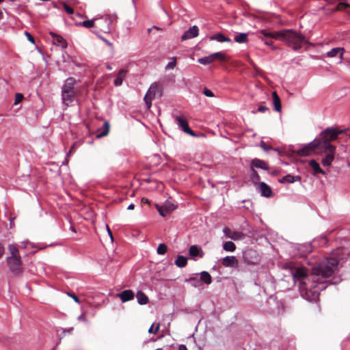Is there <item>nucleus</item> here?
Listing matches in <instances>:
<instances>
[{"label": "nucleus", "mask_w": 350, "mask_h": 350, "mask_svg": "<svg viewBox=\"0 0 350 350\" xmlns=\"http://www.w3.org/2000/svg\"><path fill=\"white\" fill-rule=\"evenodd\" d=\"M338 259L329 257L324 259L312 268V280L313 283L323 284L338 269Z\"/></svg>", "instance_id": "f257e3e1"}, {"label": "nucleus", "mask_w": 350, "mask_h": 350, "mask_svg": "<svg viewBox=\"0 0 350 350\" xmlns=\"http://www.w3.org/2000/svg\"><path fill=\"white\" fill-rule=\"evenodd\" d=\"M280 40L284 42L288 47H291L295 51L301 49L304 43H308L304 35L293 29L281 30Z\"/></svg>", "instance_id": "f03ea898"}, {"label": "nucleus", "mask_w": 350, "mask_h": 350, "mask_svg": "<svg viewBox=\"0 0 350 350\" xmlns=\"http://www.w3.org/2000/svg\"><path fill=\"white\" fill-rule=\"evenodd\" d=\"M345 130L336 129L334 127H327L321 132V141L319 146L323 149H336V146L331 144V142L338 139V135L344 133Z\"/></svg>", "instance_id": "7ed1b4c3"}, {"label": "nucleus", "mask_w": 350, "mask_h": 350, "mask_svg": "<svg viewBox=\"0 0 350 350\" xmlns=\"http://www.w3.org/2000/svg\"><path fill=\"white\" fill-rule=\"evenodd\" d=\"M290 271L295 282L299 283L300 291H307L309 284L307 270L304 267H291Z\"/></svg>", "instance_id": "20e7f679"}, {"label": "nucleus", "mask_w": 350, "mask_h": 350, "mask_svg": "<svg viewBox=\"0 0 350 350\" xmlns=\"http://www.w3.org/2000/svg\"><path fill=\"white\" fill-rule=\"evenodd\" d=\"M76 81L74 78H68L62 90V98L63 103L67 107L73 102L75 97V85Z\"/></svg>", "instance_id": "39448f33"}, {"label": "nucleus", "mask_w": 350, "mask_h": 350, "mask_svg": "<svg viewBox=\"0 0 350 350\" xmlns=\"http://www.w3.org/2000/svg\"><path fill=\"white\" fill-rule=\"evenodd\" d=\"M163 94V86L159 83H154L149 88L148 92L144 97V100L149 109L152 105V100L155 97H161Z\"/></svg>", "instance_id": "423d86ee"}, {"label": "nucleus", "mask_w": 350, "mask_h": 350, "mask_svg": "<svg viewBox=\"0 0 350 350\" xmlns=\"http://www.w3.org/2000/svg\"><path fill=\"white\" fill-rule=\"evenodd\" d=\"M6 261L10 271L14 275H20L23 273V270L21 257H8Z\"/></svg>", "instance_id": "0eeeda50"}, {"label": "nucleus", "mask_w": 350, "mask_h": 350, "mask_svg": "<svg viewBox=\"0 0 350 350\" xmlns=\"http://www.w3.org/2000/svg\"><path fill=\"white\" fill-rule=\"evenodd\" d=\"M243 258L244 262L247 265H257L260 261V255L256 250L252 249H247L243 252Z\"/></svg>", "instance_id": "6e6552de"}, {"label": "nucleus", "mask_w": 350, "mask_h": 350, "mask_svg": "<svg viewBox=\"0 0 350 350\" xmlns=\"http://www.w3.org/2000/svg\"><path fill=\"white\" fill-rule=\"evenodd\" d=\"M215 60L224 61L225 55L221 52H216L208 56L204 57L198 59V62L203 65H208Z\"/></svg>", "instance_id": "1a4fd4ad"}, {"label": "nucleus", "mask_w": 350, "mask_h": 350, "mask_svg": "<svg viewBox=\"0 0 350 350\" xmlns=\"http://www.w3.org/2000/svg\"><path fill=\"white\" fill-rule=\"evenodd\" d=\"M174 119L178 127L181 129L185 133H188L192 136L195 135L193 131L189 127L188 123L184 116H176Z\"/></svg>", "instance_id": "9d476101"}, {"label": "nucleus", "mask_w": 350, "mask_h": 350, "mask_svg": "<svg viewBox=\"0 0 350 350\" xmlns=\"http://www.w3.org/2000/svg\"><path fill=\"white\" fill-rule=\"evenodd\" d=\"M223 232L227 238L231 239L234 241L243 240L245 237V234L241 232L234 231L232 232L229 228L225 227L223 229Z\"/></svg>", "instance_id": "9b49d317"}, {"label": "nucleus", "mask_w": 350, "mask_h": 350, "mask_svg": "<svg viewBox=\"0 0 350 350\" xmlns=\"http://www.w3.org/2000/svg\"><path fill=\"white\" fill-rule=\"evenodd\" d=\"M323 150L325 156L323 158L321 163L323 166L329 167L334 159L336 149H323Z\"/></svg>", "instance_id": "f8f14e48"}, {"label": "nucleus", "mask_w": 350, "mask_h": 350, "mask_svg": "<svg viewBox=\"0 0 350 350\" xmlns=\"http://www.w3.org/2000/svg\"><path fill=\"white\" fill-rule=\"evenodd\" d=\"M222 265L225 267L238 268L239 261L234 256H227L221 260Z\"/></svg>", "instance_id": "ddd939ff"}, {"label": "nucleus", "mask_w": 350, "mask_h": 350, "mask_svg": "<svg viewBox=\"0 0 350 350\" xmlns=\"http://www.w3.org/2000/svg\"><path fill=\"white\" fill-rule=\"evenodd\" d=\"M316 146L314 142H311L308 145L305 146L302 148L295 150V152L297 155L300 157H306L311 154L312 151L314 150Z\"/></svg>", "instance_id": "4468645a"}, {"label": "nucleus", "mask_w": 350, "mask_h": 350, "mask_svg": "<svg viewBox=\"0 0 350 350\" xmlns=\"http://www.w3.org/2000/svg\"><path fill=\"white\" fill-rule=\"evenodd\" d=\"M157 208L159 214L162 217H165L173 211L176 208V206L171 202H167L161 206L157 205Z\"/></svg>", "instance_id": "2eb2a0df"}, {"label": "nucleus", "mask_w": 350, "mask_h": 350, "mask_svg": "<svg viewBox=\"0 0 350 350\" xmlns=\"http://www.w3.org/2000/svg\"><path fill=\"white\" fill-rule=\"evenodd\" d=\"M345 53V49L342 47H336L332 49L331 51L326 53V56L329 58H332L338 56L339 63H341L343 60V55Z\"/></svg>", "instance_id": "dca6fc26"}, {"label": "nucleus", "mask_w": 350, "mask_h": 350, "mask_svg": "<svg viewBox=\"0 0 350 350\" xmlns=\"http://www.w3.org/2000/svg\"><path fill=\"white\" fill-rule=\"evenodd\" d=\"M199 29L196 25H193L186 31L182 36L181 38L183 40L191 39L198 36Z\"/></svg>", "instance_id": "f3484780"}, {"label": "nucleus", "mask_w": 350, "mask_h": 350, "mask_svg": "<svg viewBox=\"0 0 350 350\" xmlns=\"http://www.w3.org/2000/svg\"><path fill=\"white\" fill-rule=\"evenodd\" d=\"M189 254L194 259L196 257H199L201 258L204 255V253L202 248L196 245L190 246L189 250Z\"/></svg>", "instance_id": "a211bd4d"}, {"label": "nucleus", "mask_w": 350, "mask_h": 350, "mask_svg": "<svg viewBox=\"0 0 350 350\" xmlns=\"http://www.w3.org/2000/svg\"><path fill=\"white\" fill-rule=\"evenodd\" d=\"M258 189H259L260 194L262 196H265L266 198H269V197L271 196V194H272L271 189L265 183L260 182L258 184Z\"/></svg>", "instance_id": "6ab92c4d"}, {"label": "nucleus", "mask_w": 350, "mask_h": 350, "mask_svg": "<svg viewBox=\"0 0 350 350\" xmlns=\"http://www.w3.org/2000/svg\"><path fill=\"white\" fill-rule=\"evenodd\" d=\"M250 167H252V169L256 168H260L265 170H267L269 169L267 163L259 159H254L251 161Z\"/></svg>", "instance_id": "aec40b11"}, {"label": "nucleus", "mask_w": 350, "mask_h": 350, "mask_svg": "<svg viewBox=\"0 0 350 350\" xmlns=\"http://www.w3.org/2000/svg\"><path fill=\"white\" fill-rule=\"evenodd\" d=\"M118 297L122 302H126L132 300L134 298V293L131 290H124L118 294Z\"/></svg>", "instance_id": "412c9836"}, {"label": "nucleus", "mask_w": 350, "mask_h": 350, "mask_svg": "<svg viewBox=\"0 0 350 350\" xmlns=\"http://www.w3.org/2000/svg\"><path fill=\"white\" fill-rule=\"evenodd\" d=\"M258 33L262 35L265 38H271L280 40V31H270L267 29H261L258 31Z\"/></svg>", "instance_id": "4be33fe9"}, {"label": "nucleus", "mask_w": 350, "mask_h": 350, "mask_svg": "<svg viewBox=\"0 0 350 350\" xmlns=\"http://www.w3.org/2000/svg\"><path fill=\"white\" fill-rule=\"evenodd\" d=\"M100 22L103 23L105 24V25H103V24H98V25H96L95 27L99 28L102 31H103L105 33L109 32L110 31L109 24L111 22V17H108V16L105 17Z\"/></svg>", "instance_id": "5701e85b"}, {"label": "nucleus", "mask_w": 350, "mask_h": 350, "mask_svg": "<svg viewBox=\"0 0 350 350\" xmlns=\"http://www.w3.org/2000/svg\"><path fill=\"white\" fill-rule=\"evenodd\" d=\"M127 70L126 69H121L118 72L116 79L114 80V85L120 86L122 84L123 79L126 77Z\"/></svg>", "instance_id": "b1692460"}, {"label": "nucleus", "mask_w": 350, "mask_h": 350, "mask_svg": "<svg viewBox=\"0 0 350 350\" xmlns=\"http://www.w3.org/2000/svg\"><path fill=\"white\" fill-rule=\"evenodd\" d=\"M273 104L276 111L280 112L282 109L280 98L276 92H272Z\"/></svg>", "instance_id": "393cba45"}, {"label": "nucleus", "mask_w": 350, "mask_h": 350, "mask_svg": "<svg viewBox=\"0 0 350 350\" xmlns=\"http://www.w3.org/2000/svg\"><path fill=\"white\" fill-rule=\"evenodd\" d=\"M137 302L140 305H145L148 302V296L142 291H138L136 294Z\"/></svg>", "instance_id": "a878e982"}, {"label": "nucleus", "mask_w": 350, "mask_h": 350, "mask_svg": "<svg viewBox=\"0 0 350 350\" xmlns=\"http://www.w3.org/2000/svg\"><path fill=\"white\" fill-rule=\"evenodd\" d=\"M301 256H305L312 251V245L310 243H305L299 246Z\"/></svg>", "instance_id": "bb28decb"}, {"label": "nucleus", "mask_w": 350, "mask_h": 350, "mask_svg": "<svg viewBox=\"0 0 350 350\" xmlns=\"http://www.w3.org/2000/svg\"><path fill=\"white\" fill-rule=\"evenodd\" d=\"M310 166L314 170V173L325 174V172L320 167L319 164L315 160H311L309 163Z\"/></svg>", "instance_id": "cd10ccee"}, {"label": "nucleus", "mask_w": 350, "mask_h": 350, "mask_svg": "<svg viewBox=\"0 0 350 350\" xmlns=\"http://www.w3.org/2000/svg\"><path fill=\"white\" fill-rule=\"evenodd\" d=\"M250 180L254 185H258L260 183V176L252 167H250Z\"/></svg>", "instance_id": "c85d7f7f"}, {"label": "nucleus", "mask_w": 350, "mask_h": 350, "mask_svg": "<svg viewBox=\"0 0 350 350\" xmlns=\"http://www.w3.org/2000/svg\"><path fill=\"white\" fill-rule=\"evenodd\" d=\"M200 280L208 285L212 282V277L208 272L204 271L200 273Z\"/></svg>", "instance_id": "c756f323"}, {"label": "nucleus", "mask_w": 350, "mask_h": 350, "mask_svg": "<svg viewBox=\"0 0 350 350\" xmlns=\"http://www.w3.org/2000/svg\"><path fill=\"white\" fill-rule=\"evenodd\" d=\"M234 41L238 43H247L248 42L247 33H239L234 36Z\"/></svg>", "instance_id": "7c9ffc66"}, {"label": "nucleus", "mask_w": 350, "mask_h": 350, "mask_svg": "<svg viewBox=\"0 0 350 350\" xmlns=\"http://www.w3.org/2000/svg\"><path fill=\"white\" fill-rule=\"evenodd\" d=\"M210 39L211 40H217V42H231V40L229 38L226 37L222 33L215 34V35L211 36Z\"/></svg>", "instance_id": "2f4dec72"}, {"label": "nucleus", "mask_w": 350, "mask_h": 350, "mask_svg": "<svg viewBox=\"0 0 350 350\" xmlns=\"http://www.w3.org/2000/svg\"><path fill=\"white\" fill-rule=\"evenodd\" d=\"M174 263L177 267L183 268L187 265V259L183 256H178Z\"/></svg>", "instance_id": "473e14b6"}, {"label": "nucleus", "mask_w": 350, "mask_h": 350, "mask_svg": "<svg viewBox=\"0 0 350 350\" xmlns=\"http://www.w3.org/2000/svg\"><path fill=\"white\" fill-rule=\"evenodd\" d=\"M8 250L10 254V256L9 257H21L18 249L15 245L10 244L8 245Z\"/></svg>", "instance_id": "72a5a7b5"}, {"label": "nucleus", "mask_w": 350, "mask_h": 350, "mask_svg": "<svg viewBox=\"0 0 350 350\" xmlns=\"http://www.w3.org/2000/svg\"><path fill=\"white\" fill-rule=\"evenodd\" d=\"M223 249L226 252H232L236 250V245L232 241H226L223 245Z\"/></svg>", "instance_id": "f704fd0d"}, {"label": "nucleus", "mask_w": 350, "mask_h": 350, "mask_svg": "<svg viewBox=\"0 0 350 350\" xmlns=\"http://www.w3.org/2000/svg\"><path fill=\"white\" fill-rule=\"evenodd\" d=\"M109 131V124L107 122H105L103 124V129L101 132H99L97 135L98 137H102L108 135Z\"/></svg>", "instance_id": "c9c22d12"}, {"label": "nucleus", "mask_w": 350, "mask_h": 350, "mask_svg": "<svg viewBox=\"0 0 350 350\" xmlns=\"http://www.w3.org/2000/svg\"><path fill=\"white\" fill-rule=\"evenodd\" d=\"M98 21L97 18H94L92 20H87L80 23V25H81L83 27L85 28H91L96 26L95 21Z\"/></svg>", "instance_id": "e433bc0d"}, {"label": "nucleus", "mask_w": 350, "mask_h": 350, "mask_svg": "<svg viewBox=\"0 0 350 350\" xmlns=\"http://www.w3.org/2000/svg\"><path fill=\"white\" fill-rule=\"evenodd\" d=\"M281 183H294V176L287 174L281 179L279 180Z\"/></svg>", "instance_id": "4c0bfd02"}, {"label": "nucleus", "mask_w": 350, "mask_h": 350, "mask_svg": "<svg viewBox=\"0 0 350 350\" xmlns=\"http://www.w3.org/2000/svg\"><path fill=\"white\" fill-rule=\"evenodd\" d=\"M53 40H54V42H57V44H58L59 45H61L62 47L66 46V41L60 36H57V35L54 36Z\"/></svg>", "instance_id": "58836bf2"}, {"label": "nucleus", "mask_w": 350, "mask_h": 350, "mask_svg": "<svg viewBox=\"0 0 350 350\" xmlns=\"http://www.w3.org/2000/svg\"><path fill=\"white\" fill-rule=\"evenodd\" d=\"M167 247L166 245L164 243H161L159 245V246L157 249V252L158 254L163 255L167 252Z\"/></svg>", "instance_id": "ea45409f"}, {"label": "nucleus", "mask_w": 350, "mask_h": 350, "mask_svg": "<svg viewBox=\"0 0 350 350\" xmlns=\"http://www.w3.org/2000/svg\"><path fill=\"white\" fill-rule=\"evenodd\" d=\"M349 8H350V5L345 2L339 3L337 5V10H346Z\"/></svg>", "instance_id": "a19ab883"}, {"label": "nucleus", "mask_w": 350, "mask_h": 350, "mask_svg": "<svg viewBox=\"0 0 350 350\" xmlns=\"http://www.w3.org/2000/svg\"><path fill=\"white\" fill-rule=\"evenodd\" d=\"M176 58L173 57L172 59V61L166 65L165 69L166 70L173 69L176 66Z\"/></svg>", "instance_id": "79ce46f5"}, {"label": "nucleus", "mask_w": 350, "mask_h": 350, "mask_svg": "<svg viewBox=\"0 0 350 350\" xmlns=\"http://www.w3.org/2000/svg\"><path fill=\"white\" fill-rule=\"evenodd\" d=\"M258 38L264 42L265 44L267 45V46H272V49H275V47L273 46V42L271 41V40H267L266 39H265L264 38L262 37H260V36H258Z\"/></svg>", "instance_id": "37998d69"}, {"label": "nucleus", "mask_w": 350, "mask_h": 350, "mask_svg": "<svg viewBox=\"0 0 350 350\" xmlns=\"http://www.w3.org/2000/svg\"><path fill=\"white\" fill-rule=\"evenodd\" d=\"M260 146L262 149H263L265 151H267L269 150H271L272 149V147L271 146H267L265 142L262 141L260 142Z\"/></svg>", "instance_id": "c03bdc74"}, {"label": "nucleus", "mask_w": 350, "mask_h": 350, "mask_svg": "<svg viewBox=\"0 0 350 350\" xmlns=\"http://www.w3.org/2000/svg\"><path fill=\"white\" fill-rule=\"evenodd\" d=\"M203 93L206 96H208V97H213L214 96L213 92L207 88H204Z\"/></svg>", "instance_id": "a18cd8bd"}, {"label": "nucleus", "mask_w": 350, "mask_h": 350, "mask_svg": "<svg viewBox=\"0 0 350 350\" xmlns=\"http://www.w3.org/2000/svg\"><path fill=\"white\" fill-rule=\"evenodd\" d=\"M64 9H65L66 12L68 14H72L74 13V10L71 7L68 6L66 4H64Z\"/></svg>", "instance_id": "49530a36"}, {"label": "nucleus", "mask_w": 350, "mask_h": 350, "mask_svg": "<svg viewBox=\"0 0 350 350\" xmlns=\"http://www.w3.org/2000/svg\"><path fill=\"white\" fill-rule=\"evenodd\" d=\"M23 98V96L21 94H16L14 104L16 105L18 103H20L22 100Z\"/></svg>", "instance_id": "de8ad7c7"}, {"label": "nucleus", "mask_w": 350, "mask_h": 350, "mask_svg": "<svg viewBox=\"0 0 350 350\" xmlns=\"http://www.w3.org/2000/svg\"><path fill=\"white\" fill-rule=\"evenodd\" d=\"M188 281L192 282V286L194 287H197L198 286L199 282L195 278H191Z\"/></svg>", "instance_id": "09e8293b"}, {"label": "nucleus", "mask_w": 350, "mask_h": 350, "mask_svg": "<svg viewBox=\"0 0 350 350\" xmlns=\"http://www.w3.org/2000/svg\"><path fill=\"white\" fill-rule=\"evenodd\" d=\"M268 110H269L268 107H267L266 106H262V105L260 106L258 109V111L261 113L265 112Z\"/></svg>", "instance_id": "8fccbe9b"}, {"label": "nucleus", "mask_w": 350, "mask_h": 350, "mask_svg": "<svg viewBox=\"0 0 350 350\" xmlns=\"http://www.w3.org/2000/svg\"><path fill=\"white\" fill-rule=\"evenodd\" d=\"M68 295L70 296V297H72L75 302L79 303V298L75 294L68 293Z\"/></svg>", "instance_id": "3c124183"}, {"label": "nucleus", "mask_w": 350, "mask_h": 350, "mask_svg": "<svg viewBox=\"0 0 350 350\" xmlns=\"http://www.w3.org/2000/svg\"><path fill=\"white\" fill-rule=\"evenodd\" d=\"M25 35L27 36L28 40L31 42V43H34V38H33V36L29 33V32H25Z\"/></svg>", "instance_id": "603ef678"}, {"label": "nucleus", "mask_w": 350, "mask_h": 350, "mask_svg": "<svg viewBox=\"0 0 350 350\" xmlns=\"http://www.w3.org/2000/svg\"><path fill=\"white\" fill-rule=\"evenodd\" d=\"M4 253V247L1 243H0V258L3 256Z\"/></svg>", "instance_id": "864d4df0"}, {"label": "nucleus", "mask_w": 350, "mask_h": 350, "mask_svg": "<svg viewBox=\"0 0 350 350\" xmlns=\"http://www.w3.org/2000/svg\"><path fill=\"white\" fill-rule=\"evenodd\" d=\"M78 320H79V321H86V317H85V316L83 314L80 315V316L78 317Z\"/></svg>", "instance_id": "5fc2aeb1"}, {"label": "nucleus", "mask_w": 350, "mask_h": 350, "mask_svg": "<svg viewBox=\"0 0 350 350\" xmlns=\"http://www.w3.org/2000/svg\"><path fill=\"white\" fill-rule=\"evenodd\" d=\"M106 227H107V232H108V234H109V237H110L111 239V240H113V236H112V232H111V231L110 230V229H109V228L108 225H107V226H106Z\"/></svg>", "instance_id": "6e6d98bb"}, {"label": "nucleus", "mask_w": 350, "mask_h": 350, "mask_svg": "<svg viewBox=\"0 0 350 350\" xmlns=\"http://www.w3.org/2000/svg\"><path fill=\"white\" fill-rule=\"evenodd\" d=\"M159 329H148V332L150 334H157Z\"/></svg>", "instance_id": "4d7b16f0"}, {"label": "nucleus", "mask_w": 350, "mask_h": 350, "mask_svg": "<svg viewBox=\"0 0 350 350\" xmlns=\"http://www.w3.org/2000/svg\"><path fill=\"white\" fill-rule=\"evenodd\" d=\"M178 350H188L185 345H181L178 347Z\"/></svg>", "instance_id": "13d9d810"}, {"label": "nucleus", "mask_w": 350, "mask_h": 350, "mask_svg": "<svg viewBox=\"0 0 350 350\" xmlns=\"http://www.w3.org/2000/svg\"><path fill=\"white\" fill-rule=\"evenodd\" d=\"M301 178L299 176H294V182L295 181H301Z\"/></svg>", "instance_id": "bf43d9fd"}, {"label": "nucleus", "mask_w": 350, "mask_h": 350, "mask_svg": "<svg viewBox=\"0 0 350 350\" xmlns=\"http://www.w3.org/2000/svg\"><path fill=\"white\" fill-rule=\"evenodd\" d=\"M135 208V205L133 204H131L130 205H129V206L127 207V209L128 210H133Z\"/></svg>", "instance_id": "052dcab7"}, {"label": "nucleus", "mask_w": 350, "mask_h": 350, "mask_svg": "<svg viewBox=\"0 0 350 350\" xmlns=\"http://www.w3.org/2000/svg\"><path fill=\"white\" fill-rule=\"evenodd\" d=\"M160 327V324L158 323L156 326H155V328H159ZM150 329H152V328H154V323H152L150 327Z\"/></svg>", "instance_id": "680f3d73"}, {"label": "nucleus", "mask_w": 350, "mask_h": 350, "mask_svg": "<svg viewBox=\"0 0 350 350\" xmlns=\"http://www.w3.org/2000/svg\"><path fill=\"white\" fill-rule=\"evenodd\" d=\"M142 203H148V200L146 198H142Z\"/></svg>", "instance_id": "e2e57ef3"}, {"label": "nucleus", "mask_w": 350, "mask_h": 350, "mask_svg": "<svg viewBox=\"0 0 350 350\" xmlns=\"http://www.w3.org/2000/svg\"><path fill=\"white\" fill-rule=\"evenodd\" d=\"M28 243V241H26V242H23V244L24 245V247H27V245Z\"/></svg>", "instance_id": "0e129e2a"}, {"label": "nucleus", "mask_w": 350, "mask_h": 350, "mask_svg": "<svg viewBox=\"0 0 350 350\" xmlns=\"http://www.w3.org/2000/svg\"><path fill=\"white\" fill-rule=\"evenodd\" d=\"M105 42L108 45H109V46H111V43L110 42H109V41H107V40H105Z\"/></svg>", "instance_id": "69168bd1"}, {"label": "nucleus", "mask_w": 350, "mask_h": 350, "mask_svg": "<svg viewBox=\"0 0 350 350\" xmlns=\"http://www.w3.org/2000/svg\"><path fill=\"white\" fill-rule=\"evenodd\" d=\"M71 330H72V329H64V333H65V332H66V331L67 332H70Z\"/></svg>", "instance_id": "338daca9"}, {"label": "nucleus", "mask_w": 350, "mask_h": 350, "mask_svg": "<svg viewBox=\"0 0 350 350\" xmlns=\"http://www.w3.org/2000/svg\"><path fill=\"white\" fill-rule=\"evenodd\" d=\"M107 68L108 70H111V69H112V68H111L109 65H107Z\"/></svg>", "instance_id": "774afa93"}]
</instances>
